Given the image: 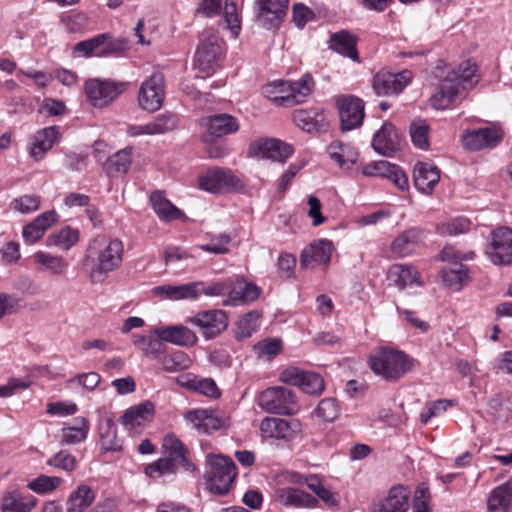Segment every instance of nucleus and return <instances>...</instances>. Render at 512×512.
Segmentation results:
<instances>
[{
  "label": "nucleus",
  "instance_id": "obj_16",
  "mask_svg": "<svg viewBox=\"0 0 512 512\" xmlns=\"http://www.w3.org/2000/svg\"><path fill=\"white\" fill-rule=\"evenodd\" d=\"M488 256L496 265L512 263V229L501 227L491 233V247Z\"/></svg>",
  "mask_w": 512,
  "mask_h": 512
},
{
  "label": "nucleus",
  "instance_id": "obj_56",
  "mask_svg": "<svg viewBox=\"0 0 512 512\" xmlns=\"http://www.w3.org/2000/svg\"><path fill=\"white\" fill-rule=\"evenodd\" d=\"M61 484V478L41 474L27 484V487L37 493L46 494L54 491Z\"/></svg>",
  "mask_w": 512,
  "mask_h": 512
},
{
  "label": "nucleus",
  "instance_id": "obj_62",
  "mask_svg": "<svg viewBox=\"0 0 512 512\" xmlns=\"http://www.w3.org/2000/svg\"><path fill=\"white\" fill-rule=\"evenodd\" d=\"M315 412L318 415V417L322 418L327 422H330L335 420L339 416L340 408L335 399L325 398L319 402Z\"/></svg>",
  "mask_w": 512,
  "mask_h": 512
},
{
  "label": "nucleus",
  "instance_id": "obj_9",
  "mask_svg": "<svg viewBox=\"0 0 512 512\" xmlns=\"http://www.w3.org/2000/svg\"><path fill=\"white\" fill-rule=\"evenodd\" d=\"M197 327L206 340L214 339L225 331L229 324L228 314L221 309L198 311L186 320Z\"/></svg>",
  "mask_w": 512,
  "mask_h": 512
},
{
  "label": "nucleus",
  "instance_id": "obj_37",
  "mask_svg": "<svg viewBox=\"0 0 512 512\" xmlns=\"http://www.w3.org/2000/svg\"><path fill=\"white\" fill-rule=\"evenodd\" d=\"M154 412V406L151 402L141 403L136 407L126 410L122 416V424L129 431L137 432Z\"/></svg>",
  "mask_w": 512,
  "mask_h": 512
},
{
  "label": "nucleus",
  "instance_id": "obj_23",
  "mask_svg": "<svg viewBox=\"0 0 512 512\" xmlns=\"http://www.w3.org/2000/svg\"><path fill=\"white\" fill-rule=\"evenodd\" d=\"M272 497L275 503L286 507L315 508L318 504L315 497L293 487L277 488Z\"/></svg>",
  "mask_w": 512,
  "mask_h": 512
},
{
  "label": "nucleus",
  "instance_id": "obj_38",
  "mask_svg": "<svg viewBox=\"0 0 512 512\" xmlns=\"http://www.w3.org/2000/svg\"><path fill=\"white\" fill-rule=\"evenodd\" d=\"M37 500L33 496H24L18 490L4 493L2 497L1 512H31Z\"/></svg>",
  "mask_w": 512,
  "mask_h": 512
},
{
  "label": "nucleus",
  "instance_id": "obj_15",
  "mask_svg": "<svg viewBox=\"0 0 512 512\" xmlns=\"http://www.w3.org/2000/svg\"><path fill=\"white\" fill-rule=\"evenodd\" d=\"M280 378L282 382L297 386L307 394L317 395L324 390V381L319 374L305 372L296 367L286 368Z\"/></svg>",
  "mask_w": 512,
  "mask_h": 512
},
{
  "label": "nucleus",
  "instance_id": "obj_53",
  "mask_svg": "<svg viewBox=\"0 0 512 512\" xmlns=\"http://www.w3.org/2000/svg\"><path fill=\"white\" fill-rule=\"evenodd\" d=\"M162 368L169 373H175L189 369L192 361L183 351H175L166 355L161 360Z\"/></svg>",
  "mask_w": 512,
  "mask_h": 512
},
{
  "label": "nucleus",
  "instance_id": "obj_30",
  "mask_svg": "<svg viewBox=\"0 0 512 512\" xmlns=\"http://www.w3.org/2000/svg\"><path fill=\"white\" fill-rule=\"evenodd\" d=\"M163 448L166 453L165 457L172 459L176 466L182 467L185 471L189 472L195 470V465L188 457V450L175 435H167L164 438Z\"/></svg>",
  "mask_w": 512,
  "mask_h": 512
},
{
  "label": "nucleus",
  "instance_id": "obj_40",
  "mask_svg": "<svg viewBox=\"0 0 512 512\" xmlns=\"http://www.w3.org/2000/svg\"><path fill=\"white\" fill-rule=\"evenodd\" d=\"M289 0H261L260 16L270 26L278 25L286 16Z\"/></svg>",
  "mask_w": 512,
  "mask_h": 512
},
{
  "label": "nucleus",
  "instance_id": "obj_26",
  "mask_svg": "<svg viewBox=\"0 0 512 512\" xmlns=\"http://www.w3.org/2000/svg\"><path fill=\"white\" fill-rule=\"evenodd\" d=\"M235 185L236 178L229 170L216 168L208 170L199 177V188L210 193H219Z\"/></svg>",
  "mask_w": 512,
  "mask_h": 512
},
{
  "label": "nucleus",
  "instance_id": "obj_44",
  "mask_svg": "<svg viewBox=\"0 0 512 512\" xmlns=\"http://www.w3.org/2000/svg\"><path fill=\"white\" fill-rule=\"evenodd\" d=\"M34 261L45 271L55 276H64L68 270V262L58 255L39 251L34 254Z\"/></svg>",
  "mask_w": 512,
  "mask_h": 512
},
{
  "label": "nucleus",
  "instance_id": "obj_8",
  "mask_svg": "<svg viewBox=\"0 0 512 512\" xmlns=\"http://www.w3.org/2000/svg\"><path fill=\"white\" fill-rule=\"evenodd\" d=\"M259 405L267 412L290 415L297 411L296 395L285 387L268 388L260 394Z\"/></svg>",
  "mask_w": 512,
  "mask_h": 512
},
{
  "label": "nucleus",
  "instance_id": "obj_48",
  "mask_svg": "<svg viewBox=\"0 0 512 512\" xmlns=\"http://www.w3.org/2000/svg\"><path fill=\"white\" fill-rule=\"evenodd\" d=\"M330 48L353 60L358 59L356 40L348 32L341 31L333 34L330 39Z\"/></svg>",
  "mask_w": 512,
  "mask_h": 512
},
{
  "label": "nucleus",
  "instance_id": "obj_52",
  "mask_svg": "<svg viewBox=\"0 0 512 512\" xmlns=\"http://www.w3.org/2000/svg\"><path fill=\"white\" fill-rule=\"evenodd\" d=\"M41 198L36 194H23L14 198L9 207L20 214H31L40 209Z\"/></svg>",
  "mask_w": 512,
  "mask_h": 512
},
{
  "label": "nucleus",
  "instance_id": "obj_60",
  "mask_svg": "<svg viewBox=\"0 0 512 512\" xmlns=\"http://www.w3.org/2000/svg\"><path fill=\"white\" fill-rule=\"evenodd\" d=\"M285 81L276 80L266 84L262 88V94L269 98L275 105L285 107Z\"/></svg>",
  "mask_w": 512,
  "mask_h": 512
},
{
  "label": "nucleus",
  "instance_id": "obj_34",
  "mask_svg": "<svg viewBox=\"0 0 512 512\" xmlns=\"http://www.w3.org/2000/svg\"><path fill=\"white\" fill-rule=\"evenodd\" d=\"M200 282H190L182 285H162L153 288L154 295H164L170 300L197 299Z\"/></svg>",
  "mask_w": 512,
  "mask_h": 512
},
{
  "label": "nucleus",
  "instance_id": "obj_59",
  "mask_svg": "<svg viewBox=\"0 0 512 512\" xmlns=\"http://www.w3.org/2000/svg\"><path fill=\"white\" fill-rule=\"evenodd\" d=\"M163 341L156 336H134L133 343L146 355L157 356L164 350Z\"/></svg>",
  "mask_w": 512,
  "mask_h": 512
},
{
  "label": "nucleus",
  "instance_id": "obj_2",
  "mask_svg": "<svg viewBox=\"0 0 512 512\" xmlns=\"http://www.w3.org/2000/svg\"><path fill=\"white\" fill-rule=\"evenodd\" d=\"M479 81L477 66L467 60L457 69H452L443 77L438 91L432 95L430 102L435 109H446L458 101L463 93L473 88Z\"/></svg>",
  "mask_w": 512,
  "mask_h": 512
},
{
  "label": "nucleus",
  "instance_id": "obj_31",
  "mask_svg": "<svg viewBox=\"0 0 512 512\" xmlns=\"http://www.w3.org/2000/svg\"><path fill=\"white\" fill-rule=\"evenodd\" d=\"M59 137V128L57 126L45 127L38 130L33 137V143L30 148L31 157L39 161L53 147Z\"/></svg>",
  "mask_w": 512,
  "mask_h": 512
},
{
  "label": "nucleus",
  "instance_id": "obj_25",
  "mask_svg": "<svg viewBox=\"0 0 512 512\" xmlns=\"http://www.w3.org/2000/svg\"><path fill=\"white\" fill-rule=\"evenodd\" d=\"M153 333L162 341L182 347L194 346L198 341L195 332L184 325L158 327Z\"/></svg>",
  "mask_w": 512,
  "mask_h": 512
},
{
  "label": "nucleus",
  "instance_id": "obj_4",
  "mask_svg": "<svg viewBox=\"0 0 512 512\" xmlns=\"http://www.w3.org/2000/svg\"><path fill=\"white\" fill-rule=\"evenodd\" d=\"M224 48V41L214 29H205L201 33L194 56L197 77L204 79L215 73L224 56Z\"/></svg>",
  "mask_w": 512,
  "mask_h": 512
},
{
  "label": "nucleus",
  "instance_id": "obj_45",
  "mask_svg": "<svg viewBox=\"0 0 512 512\" xmlns=\"http://www.w3.org/2000/svg\"><path fill=\"white\" fill-rule=\"evenodd\" d=\"M89 432V423L84 417H76L72 426H67L61 430V443L67 445L78 444L87 438Z\"/></svg>",
  "mask_w": 512,
  "mask_h": 512
},
{
  "label": "nucleus",
  "instance_id": "obj_61",
  "mask_svg": "<svg viewBox=\"0 0 512 512\" xmlns=\"http://www.w3.org/2000/svg\"><path fill=\"white\" fill-rule=\"evenodd\" d=\"M132 149L125 148L108 159V164L117 173H126L131 165Z\"/></svg>",
  "mask_w": 512,
  "mask_h": 512
},
{
  "label": "nucleus",
  "instance_id": "obj_7",
  "mask_svg": "<svg viewBox=\"0 0 512 512\" xmlns=\"http://www.w3.org/2000/svg\"><path fill=\"white\" fill-rule=\"evenodd\" d=\"M247 153L251 158L284 164L293 155L294 148L291 144L276 138H260L249 145Z\"/></svg>",
  "mask_w": 512,
  "mask_h": 512
},
{
  "label": "nucleus",
  "instance_id": "obj_41",
  "mask_svg": "<svg viewBox=\"0 0 512 512\" xmlns=\"http://www.w3.org/2000/svg\"><path fill=\"white\" fill-rule=\"evenodd\" d=\"M152 208L162 221H172L181 217L182 212L174 206L161 191H154L150 195Z\"/></svg>",
  "mask_w": 512,
  "mask_h": 512
},
{
  "label": "nucleus",
  "instance_id": "obj_27",
  "mask_svg": "<svg viewBox=\"0 0 512 512\" xmlns=\"http://www.w3.org/2000/svg\"><path fill=\"white\" fill-rule=\"evenodd\" d=\"M315 86L313 77L310 74H304L297 81H285V107L306 102Z\"/></svg>",
  "mask_w": 512,
  "mask_h": 512
},
{
  "label": "nucleus",
  "instance_id": "obj_6",
  "mask_svg": "<svg viewBox=\"0 0 512 512\" xmlns=\"http://www.w3.org/2000/svg\"><path fill=\"white\" fill-rule=\"evenodd\" d=\"M128 87L126 82L89 79L85 82V95L89 103L97 108L111 104Z\"/></svg>",
  "mask_w": 512,
  "mask_h": 512
},
{
  "label": "nucleus",
  "instance_id": "obj_50",
  "mask_svg": "<svg viewBox=\"0 0 512 512\" xmlns=\"http://www.w3.org/2000/svg\"><path fill=\"white\" fill-rule=\"evenodd\" d=\"M178 468L179 467L173 463L172 459H167L164 456L147 465L145 468V474L153 479L171 477L177 473Z\"/></svg>",
  "mask_w": 512,
  "mask_h": 512
},
{
  "label": "nucleus",
  "instance_id": "obj_42",
  "mask_svg": "<svg viewBox=\"0 0 512 512\" xmlns=\"http://www.w3.org/2000/svg\"><path fill=\"white\" fill-rule=\"evenodd\" d=\"M293 121L302 130L313 132L323 125L325 116L321 110L316 108L299 109L294 111Z\"/></svg>",
  "mask_w": 512,
  "mask_h": 512
},
{
  "label": "nucleus",
  "instance_id": "obj_36",
  "mask_svg": "<svg viewBox=\"0 0 512 512\" xmlns=\"http://www.w3.org/2000/svg\"><path fill=\"white\" fill-rule=\"evenodd\" d=\"M388 280L401 289L413 284L421 286L419 272L407 264H394L389 268Z\"/></svg>",
  "mask_w": 512,
  "mask_h": 512
},
{
  "label": "nucleus",
  "instance_id": "obj_1",
  "mask_svg": "<svg viewBox=\"0 0 512 512\" xmlns=\"http://www.w3.org/2000/svg\"><path fill=\"white\" fill-rule=\"evenodd\" d=\"M124 244L118 238L103 235L95 237L88 245L85 263L90 267L91 283H101L107 275L122 265Z\"/></svg>",
  "mask_w": 512,
  "mask_h": 512
},
{
  "label": "nucleus",
  "instance_id": "obj_47",
  "mask_svg": "<svg viewBox=\"0 0 512 512\" xmlns=\"http://www.w3.org/2000/svg\"><path fill=\"white\" fill-rule=\"evenodd\" d=\"M79 241V230L70 226L54 231L47 237L48 246H57L63 251L70 250Z\"/></svg>",
  "mask_w": 512,
  "mask_h": 512
},
{
  "label": "nucleus",
  "instance_id": "obj_63",
  "mask_svg": "<svg viewBox=\"0 0 512 512\" xmlns=\"http://www.w3.org/2000/svg\"><path fill=\"white\" fill-rule=\"evenodd\" d=\"M128 47V41L125 38H109L107 42L98 51L96 56L108 57L112 55H119L124 52Z\"/></svg>",
  "mask_w": 512,
  "mask_h": 512
},
{
  "label": "nucleus",
  "instance_id": "obj_46",
  "mask_svg": "<svg viewBox=\"0 0 512 512\" xmlns=\"http://www.w3.org/2000/svg\"><path fill=\"white\" fill-rule=\"evenodd\" d=\"M330 157L343 168L349 169L357 162L358 152L355 148L342 142H333L328 147Z\"/></svg>",
  "mask_w": 512,
  "mask_h": 512
},
{
  "label": "nucleus",
  "instance_id": "obj_33",
  "mask_svg": "<svg viewBox=\"0 0 512 512\" xmlns=\"http://www.w3.org/2000/svg\"><path fill=\"white\" fill-rule=\"evenodd\" d=\"M423 240V232L417 228H411L402 232L397 236L392 244V252L399 256L405 257L412 254Z\"/></svg>",
  "mask_w": 512,
  "mask_h": 512
},
{
  "label": "nucleus",
  "instance_id": "obj_14",
  "mask_svg": "<svg viewBox=\"0 0 512 512\" xmlns=\"http://www.w3.org/2000/svg\"><path fill=\"white\" fill-rule=\"evenodd\" d=\"M362 174L367 177L387 178L401 191L409 188L406 173L398 165L386 160L373 161L366 164L362 168Z\"/></svg>",
  "mask_w": 512,
  "mask_h": 512
},
{
  "label": "nucleus",
  "instance_id": "obj_51",
  "mask_svg": "<svg viewBox=\"0 0 512 512\" xmlns=\"http://www.w3.org/2000/svg\"><path fill=\"white\" fill-rule=\"evenodd\" d=\"M111 38L110 33L98 34L88 40L80 41L74 46V53L85 57L96 55L98 50Z\"/></svg>",
  "mask_w": 512,
  "mask_h": 512
},
{
  "label": "nucleus",
  "instance_id": "obj_57",
  "mask_svg": "<svg viewBox=\"0 0 512 512\" xmlns=\"http://www.w3.org/2000/svg\"><path fill=\"white\" fill-rule=\"evenodd\" d=\"M471 222L465 217H456L437 226V232L441 235L456 236L467 232Z\"/></svg>",
  "mask_w": 512,
  "mask_h": 512
},
{
  "label": "nucleus",
  "instance_id": "obj_19",
  "mask_svg": "<svg viewBox=\"0 0 512 512\" xmlns=\"http://www.w3.org/2000/svg\"><path fill=\"white\" fill-rule=\"evenodd\" d=\"M503 133L496 127H485L477 130L467 131L463 135V145L465 148L473 151L485 148H494L502 140Z\"/></svg>",
  "mask_w": 512,
  "mask_h": 512
},
{
  "label": "nucleus",
  "instance_id": "obj_54",
  "mask_svg": "<svg viewBox=\"0 0 512 512\" xmlns=\"http://www.w3.org/2000/svg\"><path fill=\"white\" fill-rule=\"evenodd\" d=\"M409 130L414 146L422 150H427L429 148V125L427 121L421 118L415 119L411 122Z\"/></svg>",
  "mask_w": 512,
  "mask_h": 512
},
{
  "label": "nucleus",
  "instance_id": "obj_5",
  "mask_svg": "<svg viewBox=\"0 0 512 512\" xmlns=\"http://www.w3.org/2000/svg\"><path fill=\"white\" fill-rule=\"evenodd\" d=\"M210 470L206 474V486L214 494L228 493L237 473L233 460L222 455H209Z\"/></svg>",
  "mask_w": 512,
  "mask_h": 512
},
{
  "label": "nucleus",
  "instance_id": "obj_18",
  "mask_svg": "<svg viewBox=\"0 0 512 512\" xmlns=\"http://www.w3.org/2000/svg\"><path fill=\"white\" fill-rule=\"evenodd\" d=\"M299 431L298 422L282 418L265 417L260 423V432L265 438L291 441L297 437Z\"/></svg>",
  "mask_w": 512,
  "mask_h": 512
},
{
  "label": "nucleus",
  "instance_id": "obj_28",
  "mask_svg": "<svg viewBox=\"0 0 512 512\" xmlns=\"http://www.w3.org/2000/svg\"><path fill=\"white\" fill-rule=\"evenodd\" d=\"M440 180V171L432 163L418 162L413 170L415 188L423 194H431Z\"/></svg>",
  "mask_w": 512,
  "mask_h": 512
},
{
  "label": "nucleus",
  "instance_id": "obj_17",
  "mask_svg": "<svg viewBox=\"0 0 512 512\" xmlns=\"http://www.w3.org/2000/svg\"><path fill=\"white\" fill-rule=\"evenodd\" d=\"M341 127L349 131L359 127L364 118V103L355 96H345L337 100Z\"/></svg>",
  "mask_w": 512,
  "mask_h": 512
},
{
  "label": "nucleus",
  "instance_id": "obj_49",
  "mask_svg": "<svg viewBox=\"0 0 512 512\" xmlns=\"http://www.w3.org/2000/svg\"><path fill=\"white\" fill-rule=\"evenodd\" d=\"M260 313L251 311L246 313L236 324L235 337L239 341H243L251 337L259 327Z\"/></svg>",
  "mask_w": 512,
  "mask_h": 512
},
{
  "label": "nucleus",
  "instance_id": "obj_58",
  "mask_svg": "<svg viewBox=\"0 0 512 512\" xmlns=\"http://www.w3.org/2000/svg\"><path fill=\"white\" fill-rule=\"evenodd\" d=\"M47 465L70 473L76 468L77 460L68 451L61 450L47 460Z\"/></svg>",
  "mask_w": 512,
  "mask_h": 512
},
{
  "label": "nucleus",
  "instance_id": "obj_24",
  "mask_svg": "<svg viewBox=\"0 0 512 512\" xmlns=\"http://www.w3.org/2000/svg\"><path fill=\"white\" fill-rule=\"evenodd\" d=\"M332 242L321 239L306 247L300 256V264L303 268H314L319 265H327L331 260Z\"/></svg>",
  "mask_w": 512,
  "mask_h": 512
},
{
  "label": "nucleus",
  "instance_id": "obj_55",
  "mask_svg": "<svg viewBox=\"0 0 512 512\" xmlns=\"http://www.w3.org/2000/svg\"><path fill=\"white\" fill-rule=\"evenodd\" d=\"M254 352L258 358L271 360L282 350V341L276 338L264 339L254 345Z\"/></svg>",
  "mask_w": 512,
  "mask_h": 512
},
{
  "label": "nucleus",
  "instance_id": "obj_39",
  "mask_svg": "<svg viewBox=\"0 0 512 512\" xmlns=\"http://www.w3.org/2000/svg\"><path fill=\"white\" fill-rule=\"evenodd\" d=\"M443 284L455 291H459L469 281V270L461 262H454L442 269Z\"/></svg>",
  "mask_w": 512,
  "mask_h": 512
},
{
  "label": "nucleus",
  "instance_id": "obj_35",
  "mask_svg": "<svg viewBox=\"0 0 512 512\" xmlns=\"http://www.w3.org/2000/svg\"><path fill=\"white\" fill-rule=\"evenodd\" d=\"M100 443L105 451H119L122 441L117 436L116 425L109 414H104L98 424Z\"/></svg>",
  "mask_w": 512,
  "mask_h": 512
},
{
  "label": "nucleus",
  "instance_id": "obj_64",
  "mask_svg": "<svg viewBox=\"0 0 512 512\" xmlns=\"http://www.w3.org/2000/svg\"><path fill=\"white\" fill-rule=\"evenodd\" d=\"M202 285L197 289L198 296L204 294L209 297H227V279L221 281L203 282L199 281Z\"/></svg>",
  "mask_w": 512,
  "mask_h": 512
},
{
  "label": "nucleus",
  "instance_id": "obj_12",
  "mask_svg": "<svg viewBox=\"0 0 512 512\" xmlns=\"http://www.w3.org/2000/svg\"><path fill=\"white\" fill-rule=\"evenodd\" d=\"M164 97V77L161 73H154L141 84L138 102L143 110L155 112L161 108Z\"/></svg>",
  "mask_w": 512,
  "mask_h": 512
},
{
  "label": "nucleus",
  "instance_id": "obj_13",
  "mask_svg": "<svg viewBox=\"0 0 512 512\" xmlns=\"http://www.w3.org/2000/svg\"><path fill=\"white\" fill-rule=\"evenodd\" d=\"M411 80L412 73L409 70H402L398 73L379 71L373 77L372 88L378 96L398 95Z\"/></svg>",
  "mask_w": 512,
  "mask_h": 512
},
{
  "label": "nucleus",
  "instance_id": "obj_32",
  "mask_svg": "<svg viewBox=\"0 0 512 512\" xmlns=\"http://www.w3.org/2000/svg\"><path fill=\"white\" fill-rule=\"evenodd\" d=\"M186 419L199 433H212L224 426V421L206 409L193 410L187 413Z\"/></svg>",
  "mask_w": 512,
  "mask_h": 512
},
{
  "label": "nucleus",
  "instance_id": "obj_11",
  "mask_svg": "<svg viewBox=\"0 0 512 512\" xmlns=\"http://www.w3.org/2000/svg\"><path fill=\"white\" fill-rule=\"evenodd\" d=\"M200 124L203 129L202 140L204 143L215 142L216 139L239 130L238 119L226 113L203 118Z\"/></svg>",
  "mask_w": 512,
  "mask_h": 512
},
{
  "label": "nucleus",
  "instance_id": "obj_10",
  "mask_svg": "<svg viewBox=\"0 0 512 512\" xmlns=\"http://www.w3.org/2000/svg\"><path fill=\"white\" fill-rule=\"evenodd\" d=\"M262 290L256 284L247 281L244 277L227 278V297L222 305L237 307L257 300Z\"/></svg>",
  "mask_w": 512,
  "mask_h": 512
},
{
  "label": "nucleus",
  "instance_id": "obj_43",
  "mask_svg": "<svg viewBox=\"0 0 512 512\" xmlns=\"http://www.w3.org/2000/svg\"><path fill=\"white\" fill-rule=\"evenodd\" d=\"M95 500V493L88 485L82 484L73 491L66 503V512H83Z\"/></svg>",
  "mask_w": 512,
  "mask_h": 512
},
{
  "label": "nucleus",
  "instance_id": "obj_20",
  "mask_svg": "<svg viewBox=\"0 0 512 512\" xmlns=\"http://www.w3.org/2000/svg\"><path fill=\"white\" fill-rule=\"evenodd\" d=\"M178 125V117L170 112L158 115L151 122L142 125H131L127 129L129 136L159 135L174 130Z\"/></svg>",
  "mask_w": 512,
  "mask_h": 512
},
{
  "label": "nucleus",
  "instance_id": "obj_29",
  "mask_svg": "<svg viewBox=\"0 0 512 512\" xmlns=\"http://www.w3.org/2000/svg\"><path fill=\"white\" fill-rule=\"evenodd\" d=\"M487 512H512V477L491 490L487 497Z\"/></svg>",
  "mask_w": 512,
  "mask_h": 512
},
{
  "label": "nucleus",
  "instance_id": "obj_3",
  "mask_svg": "<svg viewBox=\"0 0 512 512\" xmlns=\"http://www.w3.org/2000/svg\"><path fill=\"white\" fill-rule=\"evenodd\" d=\"M414 360L401 350L382 346L369 356V367L374 374L386 381H397L409 373Z\"/></svg>",
  "mask_w": 512,
  "mask_h": 512
},
{
  "label": "nucleus",
  "instance_id": "obj_22",
  "mask_svg": "<svg viewBox=\"0 0 512 512\" xmlns=\"http://www.w3.org/2000/svg\"><path fill=\"white\" fill-rule=\"evenodd\" d=\"M408 509V489L404 486H394L386 497L372 503L370 512H407Z\"/></svg>",
  "mask_w": 512,
  "mask_h": 512
},
{
  "label": "nucleus",
  "instance_id": "obj_21",
  "mask_svg": "<svg viewBox=\"0 0 512 512\" xmlns=\"http://www.w3.org/2000/svg\"><path fill=\"white\" fill-rule=\"evenodd\" d=\"M402 143V137L395 127L391 123L385 122L374 134L372 147L376 153L391 157L396 151L401 149Z\"/></svg>",
  "mask_w": 512,
  "mask_h": 512
}]
</instances>
